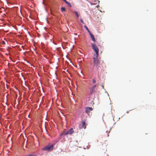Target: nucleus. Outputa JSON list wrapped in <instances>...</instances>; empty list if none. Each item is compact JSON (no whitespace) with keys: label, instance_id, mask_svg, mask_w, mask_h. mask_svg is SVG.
<instances>
[{"label":"nucleus","instance_id":"7","mask_svg":"<svg viewBox=\"0 0 156 156\" xmlns=\"http://www.w3.org/2000/svg\"><path fill=\"white\" fill-rule=\"evenodd\" d=\"M98 53H96V54H94L93 57V59L94 58H96V59H98Z\"/></svg>","mask_w":156,"mask_h":156},{"label":"nucleus","instance_id":"21","mask_svg":"<svg viewBox=\"0 0 156 156\" xmlns=\"http://www.w3.org/2000/svg\"><path fill=\"white\" fill-rule=\"evenodd\" d=\"M31 156V155H29L28 156Z\"/></svg>","mask_w":156,"mask_h":156},{"label":"nucleus","instance_id":"11","mask_svg":"<svg viewBox=\"0 0 156 156\" xmlns=\"http://www.w3.org/2000/svg\"><path fill=\"white\" fill-rule=\"evenodd\" d=\"M61 11L62 12H63L65 11V8L64 7H62L61 8Z\"/></svg>","mask_w":156,"mask_h":156},{"label":"nucleus","instance_id":"17","mask_svg":"<svg viewBox=\"0 0 156 156\" xmlns=\"http://www.w3.org/2000/svg\"><path fill=\"white\" fill-rule=\"evenodd\" d=\"M92 82L93 83H96V80H93V81H92Z\"/></svg>","mask_w":156,"mask_h":156},{"label":"nucleus","instance_id":"8","mask_svg":"<svg viewBox=\"0 0 156 156\" xmlns=\"http://www.w3.org/2000/svg\"><path fill=\"white\" fill-rule=\"evenodd\" d=\"M63 0L65 2L66 4H67L69 5L70 7L71 6V5H70V3H69V2H68L67 1H66V0Z\"/></svg>","mask_w":156,"mask_h":156},{"label":"nucleus","instance_id":"13","mask_svg":"<svg viewBox=\"0 0 156 156\" xmlns=\"http://www.w3.org/2000/svg\"><path fill=\"white\" fill-rule=\"evenodd\" d=\"M80 22L82 23L83 24H84V23L83 20H82V19H81V18H80Z\"/></svg>","mask_w":156,"mask_h":156},{"label":"nucleus","instance_id":"1","mask_svg":"<svg viewBox=\"0 0 156 156\" xmlns=\"http://www.w3.org/2000/svg\"><path fill=\"white\" fill-rule=\"evenodd\" d=\"M53 149V145H51L50 146H48L45 147H44L43 148V150L44 151H49L52 150Z\"/></svg>","mask_w":156,"mask_h":156},{"label":"nucleus","instance_id":"6","mask_svg":"<svg viewBox=\"0 0 156 156\" xmlns=\"http://www.w3.org/2000/svg\"><path fill=\"white\" fill-rule=\"evenodd\" d=\"M90 36L91 37L92 40L94 42L95 41V40L94 38V35H92V34H90Z\"/></svg>","mask_w":156,"mask_h":156},{"label":"nucleus","instance_id":"9","mask_svg":"<svg viewBox=\"0 0 156 156\" xmlns=\"http://www.w3.org/2000/svg\"><path fill=\"white\" fill-rule=\"evenodd\" d=\"M85 123L84 122H82V126L84 128V129H85L86 128V126H85Z\"/></svg>","mask_w":156,"mask_h":156},{"label":"nucleus","instance_id":"12","mask_svg":"<svg viewBox=\"0 0 156 156\" xmlns=\"http://www.w3.org/2000/svg\"><path fill=\"white\" fill-rule=\"evenodd\" d=\"M96 85H94V86L92 88V91H91V93H92L93 92V91L94 89V88L95 87H96Z\"/></svg>","mask_w":156,"mask_h":156},{"label":"nucleus","instance_id":"20","mask_svg":"<svg viewBox=\"0 0 156 156\" xmlns=\"http://www.w3.org/2000/svg\"><path fill=\"white\" fill-rule=\"evenodd\" d=\"M56 49L58 48V47H55Z\"/></svg>","mask_w":156,"mask_h":156},{"label":"nucleus","instance_id":"2","mask_svg":"<svg viewBox=\"0 0 156 156\" xmlns=\"http://www.w3.org/2000/svg\"><path fill=\"white\" fill-rule=\"evenodd\" d=\"M91 45L92 48L95 52L96 53H98L99 49L97 47L95 44L92 43L91 44Z\"/></svg>","mask_w":156,"mask_h":156},{"label":"nucleus","instance_id":"4","mask_svg":"<svg viewBox=\"0 0 156 156\" xmlns=\"http://www.w3.org/2000/svg\"><path fill=\"white\" fill-rule=\"evenodd\" d=\"M93 109L92 108L90 107H87L86 108L85 112L86 113H88L91 111H92Z\"/></svg>","mask_w":156,"mask_h":156},{"label":"nucleus","instance_id":"19","mask_svg":"<svg viewBox=\"0 0 156 156\" xmlns=\"http://www.w3.org/2000/svg\"><path fill=\"white\" fill-rule=\"evenodd\" d=\"M101 86L103 88V89H104V86H103V85H101Z\"/></svg>","mask_w":156,"mask_h":156},{"label":"nucleus","instance_id":"10","mask_svg":"<svg viewBox=\"0 0 156 156\" xmlns=\"http://www.w3.org/2000/svg\"><path fill=\"white\" fill-rule=\"evenodd\" d=\"M74 12L77 17H78L80 16V14H79L76 11H74Z\"/></svg>","mask_w":156,"mask_h":156},{"label":"nucleus","instance_id":"5","mask_svg":"<svg viewBox=\"0 0 156 156\" xmlns=\"http://www.w3.org/2000/svg\"><path fill=\"white\" fill-rule=\"evenodd\" d=\"M68 132L69 134L71 135L74 132V131L73 129L71 128L68 130Z\"/></svg>","mask_w":156,"mask_h":156},{"label":"nucleus","instance_id":"16","mask_svg":"<svg viewBox=\"0 0 156 156\" xmlns=\"http://www.w3.org/2000/svg\"><path fill=\"white\" fill-rule=\"evenodd\" d=\"M87 31L89 33L90 35V34H91V33L90 32V30H89L88 29L87 30Z\"/></svg>","mask_w":156,"mask_h":156},{"label":"nucleus","instance_id":"14","mask_svg":"<svg viewBox=\"0 0 156 156\" xmlns=\"http://www.w3.org/2000/svg\"><path fill=\"white\" fill-rule=\"evenodd\" d=\"M68 134H69L68 131L66 132V133H65L64 134L65 135H67Z\"/></svg>","mask_w":156,"mask_h":156},{"label":"nucleus","instance_id":"18","mask_svg":"<svg viewBox=\"0 0 156 156\" xmlns=\"http://www.w3.org/2000/svg\"><path fill=\"white\" fill-rule=\"evenodd\" d=\"M5 43H6V42H5V41H2V43H3V44H5Z\"/></svg>","mask_w":156,"mask_h":156},{"label":"nucleus","instance_id":"3","mask_svg":"<svg viewBox=\"0 0 156 156\" xmlns=\"http://www.w3.org/2000/svg\"><path fill=\"white\" fill-rule=\"evenodd\" d=\"M94 65L96 66H97L98 64L99 61L98 59L94 58Z\"/></svg>","mask_w":156,"mask_h":156},{"label":"nucleus","instance_id":"15","mask_svg":"<svg viewBox=\"0 0 156 156\" xmlns=\"http://www.w3.org/2000/svg\"><path fill=\"white\" fill-rule=\"evenodd\" d=\"M84 27L87 30L88 29L86 25H84Z\"/></svg>","mask_w":156,"mask_h":156}]
</instances>
